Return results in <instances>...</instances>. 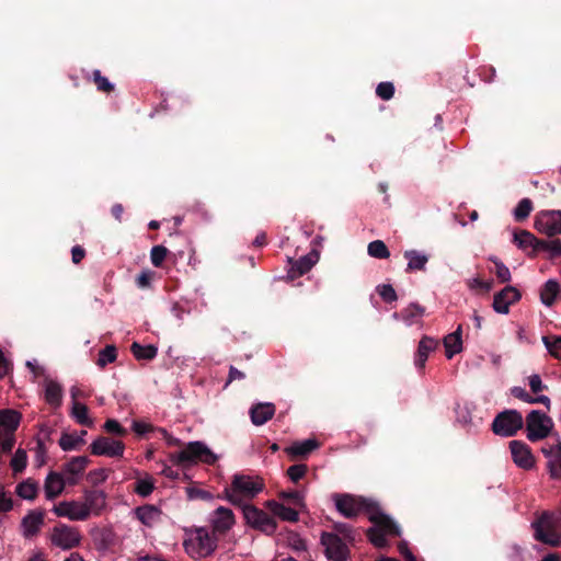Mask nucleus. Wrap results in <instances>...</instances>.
Instances as JSON below:
<instances>
[{"instance_id":"f257e3e1","label":"nucleus","mask_w":561,"mask_h":561,"mask_svg":"<svg viewBox=\"0 0 561 561\" xmlns=\"http://www.w3.org/2000/svg\"><path fill=\"white\" fill-rule=\"evenodd\" d=\"M335 508L346 518L356 517L362 511L369 514V520L374 524L367 530L370 542L377 548L387 546V536H400V527L379 506L364 497H356L351 494H333Z\"/></svg>"},{"instance_id":"f03ea898","label":"nucleus","mask_w":561,"mask_h":561,"mask_svg":"<svg viewBox=\"0 0 561 561\" xmlns=\"http://www.w3.org/2000/svg\"><path fill=\"white\" fill-rule=\"evenodd\" d=\"M264 489L260 477L237 473L231 484L225 489V499L233 505H241L244 501L254 499Z\"/></svg>"},{"instance_id":"7ed1b4c3","label":"nucleus","mask_w":561,"mask_h":561,"mask_svg":"<svg viewBox=\"0 0 561 561\" xmlns=\"http://www.w3.org/2000/svg\"><path fill=\"white\" fill-rule=\"evenodd\" d=\"M216 460L217 456L207 447L206 444L199 440L190 442L184 449L170 455V461L173 465L182 466L184 468L191 467L197 462L214 465Z\"/></svg>"},{"instance_id":"20e7f679","label":"nucleus","mask_w":561,"mask_h":561,"mask_svg":"<svg viewBox=\"0 0 561 561\" xmlns=\"http://www.w3.org/2000/svg\"><path fill=\"white\" fill-rule=\"evenodd\" d=\"M523 416L518 411L505 410L493 420L492 431L499 436L511 437L523 427Z\"/></svg>"},{"instance_id":"39448f33","label":"nucleus","mask_w":561,"mask_h":561,"mask_svg":"<svg viewBox=\"0 0 561 561\" xmlns=\"http://www.w3.org/2000/svg\"><path fill=\"white\" fill-rule=\"evenodd\" d=\"M186 552L194 559L210 556L216 549V540L205 529H197L195 534L184 542Z\"/></svg>"},{"instance_id":"423d86ee","label":"nucleus","mask_w":561,"mask_h":561,"mask_svg":"<svg viewBox=\"0 0 561 561\" xmlns=\"http://www.w3.org/2000/svg\"><path fill=\"white\" fill-rule=\"evenodd\" d=\"M552 427L551 419L539 410H533L526 417L527 438L531 442L542 439L548 436Z\"/></svg>"},{"instance_id":"0eeeda50","label":"nucleus","mask_w":561,"mask_h":561,"mask_svg":"<svg viewBox=\"0 0 561 561\" xmlns=\"http://www.w3.org/2000/svg\"><path fill=\"white\" fill-rule=\"evenodd\" d=\"M82 536L80 531L69 525L60 524L53 528L50 533V542L61 550H70L78 547Z\"/></svg>"},{"instance_id":"6e6552de","label":"nucleus","mask_w":561,"mask_h":561,"mask_svg":"<svg viewBox=\"0 0 561 561\" xmlns=\"http://www.w3.org/2000/svg\"><path fill=\"white\" fill-rule=\"evenodd\" d=\"M243 517L249 525L266 534H273L276 530L275 519L263 510L254 505H243Z\"/></svg>"},{"instance_id":"1a4fd4ad","label":"nucleus","mask_w":561,"mask_h":561,"mask_svg":"<svg viewBox=\"0 0 561 561\" xmlns=\"http://www.w3.org/2000/svg\"><path fill=\"white\" fill-rule=\"evenodd\" d=\"M535 229L548 237L561 233V210H541L535 217Z\"/></svg>"},{"instance_id":"9d476101","label":"nucleus","mask_w":561,"mask_h":561,"mask_svg":"<svg viewBox=\"0 0 561 561\" xmlns=\"http://www.w3.org/2000/svg\"><path fill=\"white\" fill-rule=\"evenodd\" d=\"M91 454L110 458L123 457L125 444L108 436H99L90 445Z\"/></svg>"},{"instance_id":"9b49d317","label":"nucleus","mask_w":561,"mask_h":561,"mask_svg":"<svg viewBox=\"0 0 561 561\" xmlns=\"http://www.w3.org/2000/svg\"><path fill=\"white\" fill-rule=\"evenodd\" d=\"M321 543L330 561H347L350 554L348 548L336 534L323 533Z\"/></svg>"},{"instance_id":"f8f14e48","label":"nucleus","mask_w":561,"mask_h":561,"mask_svg":"<svg viewBox=\"0 0 561 561\" xmlns=\"http://www.w3.org/2000/svg\"><path fill=\"white\" fill-rule=\"evenodd\" d=\"M533 528L536 540L552 547H557L561 543V538L554 530L551 517L548 514H543L539 519L534 522Z\"/></svg>"},{"instance_id":"ddd939ff","label":"nucleus","mask_w":561,"mask_h":561,"mask_svg":"<svg viewBox=\"0 0 561 561\" xmlns=\"http://www.w3.org/2000/svg\"><path fill=\"white\" fill-rule=\"evenodd\" d=\"M53 512L70 520H85L89 515L85 506L79 501H62L54 506Z\"/></svg>"},{"instance_id":"4468645a","label":"nucleus","mask_w":561,"mask_h":561,"mask_svg":"<svg viewBox=\"0 0 561 561\" xmlns=\"http://www.w3.org/2000/svg\"><path fill=\"white\" fill-rule=\"evenodd\" d=\"M510 449L512 459L517 467L529 470L535 466V458L526 443L512 440L510 443Z\"/></svg>"},{"instance_id":"2eb2a0df","label":"nucleus","mask_w":561,"mask_h":561,"mask_svg":"<svg viewBox=\"0 0 561 561\" xmlns=\"http://www.w3.org/2000/svg\"><path fill=\"white\" fill-rule=\"evenodd\" d=\"M44 390L45 402L54 409H58L62 403L64 389L61 383L50 375H45L41 381Z\"/></svg>"},{"instance_id":"dca6fc26","label":"nucleus","mask_w":561,"mask_h":561,"mask_svg":"<svg viewBox=\"0 0 561 561\" xmlns=\"http://www.w3.org/2000/svg\"><path fill=\"white\" fill-rule=\"evenodd\" d=\"M88 463L89 458L87 456L72 457L68 462H66L62 467L61 473L66 479L67 484L76 485L83 474Z\"/></svg>"},{"instance_id":"f3484780","label":"nucleus","mask_w":561,"mask_h":561,"mask_svg":"<svg viewBox=\"0 0 561 561\" xmlns=\"http://www.w3.org/2000/svg\"><path fill=\"white\" fill-rule=\"evenodd\" d=\"M520 293L513 286H506L496 293L493 298L492 307L500 314H507L510 306L519 300Z\"/></svg>"},{"instance_id":"a211bd4d","label":"nucleus","mask_w":561,"mask_h":561,"mask_svg":"<svg viewBox=\"0 0 561 561\" xmlns=\"http://www.w3.org/2000/svg\"><path fill=\"white\" fill-rule=\"evenodd\" d=\"M513 241L518 249L526 252L529 256H536L540 252L541 239H538L527 230L514 232Z\"/></svg>"},{"instance_id":"6ab92c4d","label":"nucleus","mask_w":561,"mask_h":561,"mask_svg":"<svg viewBox=\"0 0 561 561\" xmlns=\"http://www.w3.org/2000/svg\"><path fill=\"white\" fill-rule=\"evenodd\" d=\"M82 504L88 511V515H100L106 506V494L102 490H85Z\"/></svg>"},{"instance_id":"aec40b11","label":"nucleus","mask_w":561,"mask_h":561,"mask_svg":"<svg viewBox=\"0 0 561 561\" xmlns=\"http://www.w3.org/2000/svg\"><path fill=\"white\" fill-rule=\"evenodd\" d=\"M66 484L67 481L61 472L50 471L44 481L45 497L49 501L56 499L62 493Z\"/></svg>"},{"instance_id":"412c9836","label":"nucleus","mask_w":561,"mask_h":561,"mask_svg":"<svg viewBox=\"0 0 561 561\" xmlns=\"http://www.w3.org/2000/svg\"><path fill=\"white\" fill-rule=\"evenodd\" d=\"M319 261V253L316 250H312L308 254L299 257L295 262H293L290 270L288 271V276L290 278H295L297 276H301L308 273Z\"/></svg>"},{"instance_id":"4be33fe9","label":"nucleus","mask_w":561,"mask_h":561,"mask_svg":"<svg viewBox=\"0 0 561 561\" xmlns=\"http://www.w3.org/2000/svg\"><path fill=\"white\" fill-rule=\"evenodd\" d=\"M542 454L549 459L548 467L553 479L561 478V442L542 448Z\"/></svg>"},{"instance_id":"5701e85b","label":"nucleus","mask_w":561,"mask_h":561,"mask_svg":"<svg viewBox=\"0 0 561 561\" xmlns=\"http://www.w3.org/2000/svg\"><path fill=\"white\" fill-rule=\"evenodd\" d=\"M210 522L215 530L224 533L234 524L233 513L230 508L220 506L211 514Z\"/></svg>"},{"instance_id":"b1692460","label":"nucleus","mask_w":561,"mask_h":561,"mask_svg":"<svg viewBox=\"0 0 561 561\" xmlns=\"http://www.w3.org/2000/svg\"><path fill=\"white\" fill-rule=\"evenodd\" d=\"M21 422L20 412L12 409L0 410V435L14 434Z\"/></svg>"},{"instance_id":"393cba45","label":"nucleus","mask_w":561,"mask_h":561,"mask_svg":"<svg viewBox=\"0 0 561 561\" xmlns=\"http://www.w3.org/2000/svg\"><path fill=\"white\" fill-rule=\"evenodd\" d=\"M319 447V443L313 438L294 442L285 448V453L291 458L307 457Z\"/></svg>"},{"instance_id":"a878e982","label":"nucleus","mask_w":561,"mask_h":561,"mask_svg":"<svg viewBox=\"0 0 561 561\" xmlns=\"http://www.w3.org/2000/svg\"><path fill=\"white\" fill-rule=\"evenodd\" d=\"M136 517L147 527H153L161 519L162 512L154 505H142L135 510Z\"/></svg>"},{"instance_id":"bb28decb","label":"nucleus","mask_w":561,"mask_h":561,"mask_svg":"<svg viewBox=\"0 0 561 561\" xmlns=\"http://www.w3.org/2000/svg\"><path fill=\"white\" fill-rule=\"evenodd\" d=\"M275 407L273 403H257L250 409L251 421L254 425H263L273 417Z\"/></svg>"},{"instance_id":"cd10ccee","label":"nucleus","mask_w":561,"mask_h":561,"mask_svg":"<svg viewBox=\"0 0 561 561\" xmlns=\"http://www.w3.org/2000/svg\"><path fill=\"white\" fill-rule=\"evenodd\" d=\"M437 346V341L430 336H423L419 343L414 358V365L417 369H423L431 352Z\"/></svg>"},{"instance_id":"c85d7f7f","label":"nucleus","mask_w":561,"mask_h":561,"mask_svg":"<svg viewBox=\"0 0 561 561\" xmlns=\"http://www.w3.org/2000/svg\"><path fill=\"white\" fill-rule=\"evenodd\" d=\"M424 314V308L417 304H411L400 312H394L392 317L397 320H402L405 325L411 327L416 324Z\"/></svg>"},{"instance_id":"c756f323","label":"nucleus","mask_w":561,"mask_h":561,"mask_svg":"<svg viewBox=\"0 0 561 561\" xmlns=\"http://www.w3.org/2000/svg\"><path fill=\"white\" fill-rule=\"evenodd\" d=\"M461 325H458L457 330L453 333L447 334L444 337V346L446 352V357L448 359L453 358L456 354L462 351V339H461Z\"/></svg>"},{"instance_id":"7c9ffc66","label":"nucleus","mask_w":561,"mask_h":561,"mask_svg":"<svg viewBox=\"0 0 561 561\" xmlns=\"http://www.w3.org/2000/svg\"><path fill=\"white\" fill-rule=\"evenodd\" d=\"M403 256L408 261L407 272L424 271L428 262V256L417 250H407Z\"/></svg>"},{"instance_id":"2f4dec72","label":"nucleus","mask_w":561,"mask_h":561,"mask_svg":"<svg viewBox=\"0 0 561 561\" xmlns=\"http://www.w3.org/2000/svg\"><path fill=\"white\" fill-rule=\"evenodd\" d=\"M43 514L32 512L23 517L22 529L25 537H32L36 535L43 525Z\"/></svg>"},{"instance_id":"473e14b6","label":"nucleus","mask_w":561,"mask_h":561,"mask_svg":"<svg viewBox=\"0 0 561 561\" xmlns=\"http://www.w3.org/2000/svg\"><path fill=\"white\" fill-rule=\"evenodd\" d=\"M267 507L271 510L274 516L279 517L283 520L286 522H297L298 520V512L293 508L288 507L282 503H278L276 501H268Z\"/></svg>"},{"instance_id":"72a5a7b5","label":"nucleus","mask_w":561,"mask_h":561,"mask_svg":"<svg viewBox=\"0 0 561 561\" xmlns=\"http://www.w3.org/2000/svg\"><path fill=\"white\" fill-rule=\"evenodd\" d=\"M559 294V283L556 279H548L540 289V300L545 306L550 307L554 304Z\"/></svg>"},{"instance_id":"f704fd0d","label":"nucleus","mask_w":561,"mask_h":561,"mask_svg":"<svg viewBox=\"0 0 561 561\" xmlns=\"http://www.w3.org/2000/svg\"><path fill=\"white\" fill-rule=\"evenodd\" d=\"M38 490V483L35 480L28 478L16 485L15 493L23 500L33 501L37 496Z\"/></svg>"},{"instance_id":"c9c22d12","label":"nucleus","mask_w":561,"mask_h":561,"mask_svg":"<svg viewBox=\"0 0 561 561\" xmlns=\"http://www.w3.org/2000/svg\"><path fill=\"white\" fill-rule=\"evenodd\" d=\"M87 431L82 430L79 434L76 433H64L59 439V446L65 451L77 449L80 445L84 444V437Z\"/></svg>"},{"instance_id":"e433bc0d","label":"nucleus","mask_w":561,"mask_h":561,"mask_svg":"<svg viewBox=\"0 0 561 561\" xmlns=\"http://www.w3.org/2000/svg\"><path fill=\"white\" fill-rule=\"evenodd\" d=\"M511 392L515 398L522 400L523 402H526L529 404L541 403V404L546 405L547 409H550V399H549V397H547L545 394H539L537 397H533L522 387H513L511 389Z\"/></svg>"},{"instance_id":"4c0bfd02","label":"nucleus","mask_w":561,"mask_h":561,"mask_svg":"<svg viewBox=\"0 0 561 561\" xmlns=\"http://www.w3.org/2000/svg\"><path fill=\"white\" fill-rule=\"evenodd\" d=\"M71 416L80 425H84V426H89V427H91L93 425V421L89 417V414H88V408L83 403H80L78 401H72Z\"/></svg>"},{"instance_id":"58836bf2","label":"nucleus","mask_w":561,"mask_h":561,"mask_svg":"<svg viewBox=\"0 0 561 561\" xmlns=\"http://www.w3.org/2000/svg\"><path fill=\"white\" fill-rule=\"evenodd\" d=\"M41 433L44 434L45 437L38 436L36 438L35 458H34L36 467H42L46 462V455H47V449H46L44 439L48 437L49 431H48V428L43 426L41 428Z\"/></svg>"},{"instance_id":"ea45409f","label":"nucleus","mask_w":561,"mask_h":561,"mask_svg":"<svg viewBox=\"0 0 561 561\" xmlns=\"http://www.w3.org/2000/svg\"><path fill=\"white\" fill-rule=\"evenodd\" d=\"M154 490V480L151 476L146 474L144 478L137 479L134 491L141 497L149 496Z\"/></svg>"},{"instance_id":"a19ab883","label":"nucleus","mask_w":561,"mask_h":561,"mask_svg":"<svg viewBox=\"0 0 561 561\" xmlns=\"http://www.w3.org/2000/svg\"><path fill=\"white\" fill-rule=\"evenodd\" d=\"M131 352L137 359L151 360L157 356V347L153 345H140L137 342L133 343Z\"/></svg>"},{"instance_id":"79ce46f5","label":"nucleus","mask_w":561,"mask_h":561,"mask_svg":"<svg viewBox=\"0 0 561 561\" xmlns=\"http://www.w3.org/2000/svg\"><path fill=\"white\" fill-rule=\"evenodd\" d=\"M542 343L551 356L561 359V336L545 335L542 336Z\"/></svg>"},{"instance_id":"37998d69","label":"nucleus","mask_w":561,"mask_h":561,"mask_svg":"<svg viewBox=\"0 0 561 561\" xmlns=\"http://www.w3.org/2000/svg\"><path fill=\"white\" fill-rule=\"evenodd\" d=\"M11 469L14 473H21L27 466V454L24 449L19 448L14 453L10 461Z\"/></svg>"},{"instance_id":"c03bdc74","label":"nucleus","mask_w":561,"mask_h":561,"mask_svg":"<svg viewBox=\"0 0 561 561\" xmlns=\"http://www.w3.org/2000/svg\"><path fill=\"white\" fill-rule=\"evenodd\" d=\"M367 252L371 257L375 259H388L390 256V252L381 240H375L369 242L367 247Z\"/></svg>"},{"instance_id":"a18cd8bd","label":"nucleus","mask_w":561,"mask_h":561,"mask_svg":"<svg viewBox=\"0 0 561 561\" xmlns=\"http://www.w3.org/2000/svg\"><path fill=\"white\" fill-rule=\"evenodd\" d=\"M117 353L114 345H106L100 351L96 365L101 368L116 360Z\"/></svg>"},{"instance_id":"49530a36","label":"nucleus","mask_w":561,"mask_h":561,"mask_svg":"<svg viewBox=\"0 0 561 561\" xmlns=\"http://www.w3.org/2000/svg\"><path fill=\"white\" fill-rule=\"evenodd\" d=\"M533 210V203L529 198H523L513 210L514 218L517 221L526 219Z\"/></svg>"},{"instance_id":"de8ad7c7","label":"nucleus","mask_w":561,"mask_h":561,"mask_svg":"<svg viewBox=\"0 0 561 561\" xmlns=\"http://www.w3.org/2000/svg\"><path fill=\"white\" fill-rule=\"evenodd\" d=\"M456 420L463 426L472 425L471 408L469 404H457L455 408Z\"/></svg>"},{"instance_id":"09e8293b","label":"nucleus","mask_w":561,"mask_h":561,"mask_svg":"<svg viewBox=\"0 0 561 561\" xmlns=\"http://www.w3.org/2000/svg\"><path fill=\"white\" fill-rule=\"evenodd\" d=\"M279 496L285 502L293 504L294 506H304V500L305 495L301 491L298 490H288V491H282L279 493Z\"/></svg>"},{"instance_id":"8fccbe9b","label":"nucleus","mask_w":561,"mask_h":561,"mask_svg":"<svg viewBox=\"0 0 561 561\" xmlns=\"http://www.w3.org/2000/svg\"><path fill=\"white\" fill-rule=\"evenodd\" d=\"M540 251L549 252L550 259L561 256V240L553 239L551 241L541 240Z\"/></svg>"},{"instance_id":"3c124183","label":"nucleus","mask_w":561,"mask_h":561,"mask_svg":"<svg viewBox=\"0 0 561 561\" xmlns=\"http://www.w3.org/2000/svg\"><path fill=\"white\" fill-rule=\"evenodd\" d=\"M490 261H492L495 265V274L500 282L507 283L511 280V271L510 268L497 257L491 256Z\"/></svg>"},{"instance_id":"603ef678","label":"nucleus","mask_w":561,"mask_h":561,"mask_svg":"<svg viewBox=\"0 0 561 561\" xmlns=\"http://www.w3.org/2000/svg\"><path fill=\"white\" fill-rule=\"evenodd\" d=\"M186 495L188 500L211 501L214 499V495L210 492L195 486L186 488Z\"/></svg>"},{"instance_id":"864d4df0","label":"nucleus","mask_w":561,"mask_h":561,"mask_svg":"<svg viewBox=\"0 0 561 561\" xmlns=\"http://www.w3.org/2000/svg\"><path fill=\"white\" fill-rule=\"evenodd\" d=\"M168 250L163 245H154L150 252V260L153 266L159 267L167 256Z\"/></svg>"},{"instance_id":"5fc2aeb1","label":"nucleus","mask_w":561,"mask_h":561,"mask_svg":"<svg viewBox=\"0 0 561 561\" xmlns=\"http://www.w3.org/2000/svg\"><path fill=\"white\" fill-rule=\"evenodd\" d=\"M308 467L304 463L293 465L287 469V476L293 482H298L307 473Z\"/></svg>"},{"instance_id":"6e6d98bb","label":"nucleus","mask_w":561,"mask_h":561,"mask_svg":"<svg viewBox=\"0 0 561 561\" xmlns=\"http://www.w3.org/2000/svg\"><path fill=\"white\" fill-rule=\"evenodd\" d=\"M377 291L380 295V297L382 298V300L386 302H393L398 298L394 288L390 284L379 285L377 287Z\"/></svg>"},{"instance_id":"4d7b16f0","label":"nucleus","mask_w":561,"mask_h":561,"mask_svg":"<svg viewBox=\"0 0 561 561\" xmlns=\"http://www.w3.org/2000/svg\"><path fill=\"white\" fill-rule=\"evenodd\" d=\"M376 94L385 101L390 100L394 94V85L391 82H380L377 85Z\"/></svg>"},{"instance_id":"13d9d810","label":"nucleus","mask_w":561,"mask_h":561,"mask_svg":"<svg viewBox=\"0 0 561 561\" xmlns=\"http://www.w3.org/2000/svg\"><path fill=\"white\" fill-rule=\"evenodd\" d=\"M93 80L98 87V90L102 92H110L114 88V85L107 80V78L101 75L100 70L93 71Z\"/></svg>"},{"instance_id":"bf43d9fd","label":"nucleus","mask_w":561,"mask_h":561,"mask_svg":"<svg viewBox=\"0 0 561 561\" xmlns=\"http://www.w3.org/2000/svg\"><path fill=\"white\" fill-rule=\"evenodd\" d=\"M103 428L107 432V433H111V434H115V435H118V436H125L127 431L126 428H124L118 421L114 420V419H108L104 425H103Z\"/></svg>"},{"instance_id":"052dcab7","label":"nucleus","mask_w":561,"mask_h":561,"mask_svg":"<svg viewBox=\"0 0 561 561\" xmlns=\"http://www.w3.org/2000/svg\"><path fill=\"white\" fill-rule=\"evenodd\" d=\"M25 365L33 374L34 379L42 378L43 380L45 379V375H49L45 367L38 365L36 359H30Z\"/></svg>"},{"instance_id":"680f3d73","label":"nucleus","mask_w":561,"mask_h":561,"mask_svg":"<svg viewBox=\"0 0 561 561\" xmlns=\"http://www.w3.org/2000/svg\"><path fill=\"white\" fill-rule=\"evenodd\" d=\"M528 383L534 393L541 392L542 390H545L547 388V386L543 385L540 376L537 374L529 376Z\"/></svg>"},{"instance_id":"e2e57ef3","label":"nucleus","mask_w":561,"mask_h":561,"mask_svg":"<svg viewBox=\"0 0 561 561\" xmlns=\"http://www.w3.org/2000/svg\"><path fill=\"white\" fill-rule=\"evenodd\" d=\"M15 439L14 434H1L0 435V447L2 451L9 453L14 446Z\"/></svg>"},{"instance_id":"0e129e2a","label":"nucleus","mask_w":561,"mask_h":561,"mask_svg":"<svg viewBox=\"0 0 561 561\" xmlns=\"http://www.w3.org/2000/svg\"><path fill=\"white\" fill-rule=\"evenodd\" d=\"M152 430H153L152 425H150L146 422H141V421L133 422V431L138 435H145Z\"/></svg>"},{"instance_id":"69168bd1","label":"nucleus","mask_w":561,"mask_h":561,"mask_svg":"<svg viewBox=\"0 0 561 561\" xmlns=\"http://www.w3.org/2000/svg\"><path fill=\"white\" fill-rule=\"evenodd\" d=\"M245 378L244 373L236 368L234 366L229 367V374H228V380L225 385V388L228 387V385L234 380H242Z\"/></svg>"},{"instance_id":"338daca9","label":"nucleus","mask_w":561,"mask_h":561,"mask_svg":"<svg viewBox=\"0 0 561 561\" xmlns=\"http://www.w3.org/2000/svg\"><path fill=\"white\" fill-rule=\"evenodd\" d=\"M158 432L169 446H179L181 444V440L168 433L165 428H158Z\"/></svg>"},{"instance_id":"774afa93","label":"nucleus","mask_w":561,"mask_h":561,"mask_svg":"<svg viewBox=\"0 0 561 561\" xmlns=\"http://www.w3.org/2000/svg\"><path fill=\"white\" fill-rule=\"evenodd\" d=\"M89 478L93 483L103 482L106 480L107 474L104 469H96L89 473Z\"/></svg>"}]
</instances>
